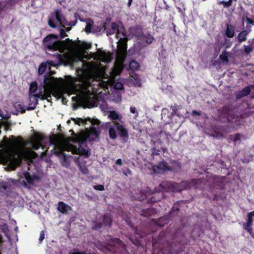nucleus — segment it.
<instances>
[{
  "label": "nucleus",
  "mask_w": 254,
  "mask_h": 254,
  "mask_svg": "<svg viewBox=\"0 0 254 254\" xmlns=\"http://www.w3.org/2000/svg\"><path fill=\"white\" fill-rule=\"evenodd\" d=\"M213 182L209 185L210 190L214 189L222 190L224 189L226 184V177H220L217 175L212 176Z\"/></svg>",
  "instance_id": "nucleus-8"
},
{
  "label": "nucleus",
  "mask_w": 254,
  "mask_h": 254,
  "mask_svg": "<svg viewBox=\"0 0 254 254\" xmlns=\"http://www.w3.org/2000/svg\"><path fill=\"white\" fill-rule=\"evenodd\" d=\"M191 182H192L193 183L196 184H201L203 182V180L201 179H193L191 180Z\"/></svg>",
  "instance_id": "nucleus-58"
},
{
  "label": "nucleus",
  "mask_w": 254,
  "mask_h": 254,
  "mask_svg": "<svg viewBox=\"0 0 254 254\" xmlns=\"http://www.w3.org/2000/svg\"><path fill=\"white\" fill-rule=\"evenodd\" d=\"M55 17L57 21L62 24L63 19L64 18V16L60 10L57 9L56 10Z\"/></svg>",
  "instance_id": "nucleus-35"
},
{
  "label": "nucleus",
  "mask_w": 254,
  "mask_h": 254,
  "mask_svg": "<svg viewBox=\"0 0 254 254\" xmlns=\"http://www.w3.org/2000/svg\"><path fill=\"white\" fill-rule=\"evenodd\" d=\"M109 118H110L111 120L113 121H119L120 122L122 121V119L123 117L122 115H119L118 113L115 111H110L109 114L108 115Z\"/></svg>",
  "instance_id": "nucleus-22"
},
{
  "label": "nucleus",
  "mask_w": 254,
  "mask_h": 254,
  "mask_svg": "<svg viewBox=\"0 0 254 254\" xmlns=\"http://www.w3.org/2000/svg\"><path fill=\"white\" fill-rule=\"evenodd\" d=\"M140 67L139 63L134 60L131 61L129 64V68L130 69L135 71L137 70Z\"/></svg>",
  "instance_id": "nucleus-33"
},
{
  "label": "nucleus",
  "mask_w": 254,
  "mask_h": 254,
  "mask_svg": "<svg viewBox=\"0 0 254 254\" xmlns=\"http://www.w3.org/2000/svg\"><path fill=\"white\" fill-rule=\"evenodd\" d=\"M249 33V32L247 30H243L240 32L238 35V41L239 43L246 41L247 36Z\"/></svg>",
  "instance_id": "nucleus-28"
},
{
  "label": "nucleus",
  "mask_w": 254,
  "mask_h": 254,
  "mask_svg": "<svg viewBox=\"0 0 254 254\" xmlns=\"http://www.w3.org/2000/svg\"><path fill=\"white\" fill-rule=\"evenodd\" d=\"M237 109L230 105L224 106L218 111L219 118L224 123H230L238 118L237 114Z\"/></svg>",
  "instance_id": "nucleus-4"
},
{
  "label": "nucleus",
  "mask_w": 254,
  "mask_h": 254,
  "mask_svg": "<svg viewBox=\"0 0 254 254\" xmlns=\"http://www.w3.org/2000/svg\"><path fill=\"white\" fill-rule=\"evenodd\" d=\"M251 89L249 86H246L241 90L238 91L236 95L237 99H240L250 94Z\"/></svg>",
  "instance_id": "nucleus-17"
},
{
  "label": "nucleus",
  "mask_w": 254,
  "mask_h": 254,
  "mask_svg": "<svg viewBox=\"0 0 254 254\" xmlns=\"http://www.w3.org/2000/svg\"><path fill=\"white\" fill-rule=\"evenodd\" d=\"M90 135L94 136L95 138H99L100 131H99L96 127H91L90 128Z\"/></svg>",
  "instance_id": "nucleus-36"
},
{
  "label": "nucleus",
  "mask_w": 254,
  "mask_h": 254,
  "mask_svg": "<svg viewBox=\"0 0 254 254\" xmlns=\"http://www.w3.org/2000/svg\"><path fill=\"white\" fill-rule=\"evenodd\" d=\"M13 107L17 111L20 112L21 114L25 113L26 110V108H24L23 104L18 102L14 103L13 104Z\"/></svg>",
  "instance_id": "nucleus-29"
},
{
  "label": "nucleus",
  "mask_w": 254,
  "mask_h": 254,
  "mask_svg": "<svg viewBox=\"0 0 254 254\" xmlns=\"http://www.w3.org/2000/svg\"><path fill=\"white\" fill-rule=\"evenodd\" d=\"M177 107H178V106L176 104H175L174 106H171V109L172 111V115L179 116L178 114H177V111H178Z\"/></svg>",
  "instance_id": "nucleus-49"
},
{
  "label": "nucleus",
  "mask_w": 254,
  "mask_h": 254,
  "mask_svg": "<svg viewBox=\"0 0 254 254\" xmlns=\"http://www.w3.org/2000/svg\"><path fill=\"white\" fill-rule=\"evenodd\" d=\"M253 217L249 212L247 214V222L243 224V228H252L253 225Z\"/></svg>",
  "instance_id": "nucleus-26"
},
{
  "label": "nucleus",
  "mask_w": 254,
  "mask_h": 254,
  "mask_svg": "<svg viewBox=\"0 0 254 254\" xmlns=\"http://www.w3.org/2000/svg\"><path fill=\"white\" fill-rule=\"evenodd\" d=\"M235 27L233 25L226 24V30L225 31V35L227 37L233 38L235 35Z\"/></svg>",
  "instance_id": "nucleus-21"
},
{
  "label": "nucleus",
  "mask_w": 254,
  "mask_h": 254,
  "mask_svg": "<svg viewBox=\"0 0 254 254\" xmlns=\"http://www.w3.org/2000/svg\"><path fill=\"white\" fill-rule=\"evenodd\" d=\"M190 182L187 181H183L180 183H175V186L176 192H181L182 190L190 188Z\"/></svg>",
  "instance_id": "nucleus-14"
},
{
  "label": "nucleus",
  "mask_w": 254,
  "mask_h": 254,
  "mask_svg": "<svg viewBox=\"0 0 254 254\" xmlns=\"http://www.w3.org/2000/svg\"><path fill=\"white\" fill-rule=\"evenodd\" d=\"M246 20L248 23L252 24V25L254 24V21L251 18H250L248 17H246Z\"/></svg>",
  "instance_id": "nucleus-63"
},
{
  "label": "nucleus",
  "mask_w": 254,
  "mask_h": 254,
  "mask_svg": "<svg viewBox=\"0 0 254 254\" xmlns=\"http://www.w3.org/2000/svg\"><path fill=\"white\" fill-rule=\"evenodd\" d=\"M111 30L107 33V35L113 34L116 32V37L117 39L120 37V35H122L124 37H127V34L126 30L124 26L120 27L116 22H112L111 24Z\"/></svg>",
  "instance_id": "nucleus-9"
},
{
  "label": "nucleus",
  "mask_w": 254,
  "mask_h": 254,
  "mask_svg": "<svg viewBox=\"0 0 254 254\" xmlns=\"http://www.w3.org/2000/svg\"><path fill=\"white\" fill-rule=\"evenodd\" d=\"M234 0H228L227 1L224 0L219 1L218 2L219 5L222 4L224 8H228L232 6Z\"/></svg>",
  "instance_id": "nucleus-39"
},
{
  "label": "nucleus",
  "mask_w": 254,
  "mask_h": 254,
  "mask_svg": "<svg viewBox=\"0 0 254 254\" xmlns=\"http://www.w3.org/2000/svg\"><path fill=\"white\" fill-rule=\"evenodd\" d=\"M55 154L58 156H62L63 158L62 160V165L66 166V164L67 162V158L66 155L64 153L63 150L61 147L58 148L57 149H55Z\"/></svg>",
  "instance_id": "nucleus-20"
},
{
  "label": "nucleus",
  "mask_w": 254,
  "mask_h": 254,
  "mask_svg": "<svg viewBox=\"0 0 254 254\" xmlns=\"http://www.w3.org/2000/svg\"><path fill=\"white\" fill-rule=\"evenodd\" d=\"M93 188L96 190L100 191H102L105 190L104 186L102 185H95L94 186Z\"/></svg>",
  "instance_id": "nucleus-50"
},
{
  "label": "nucleus",
  "mask_w": 254,
  "mask_h": 254,
  "mask_svg": "<svg viewBox=\"0 0 254 254\" xmlns=\"http://www.w3.org/2000/svg\"><path fill=\"white\" fill-rule=\"evenodd\" d=\"M58 83V79L49 75L44 76V94L47 98L51 99V94L54 95L55 87Z\"/></svg>",
  "instance_id": "nucleus-5"
},
{
  "label": "nucleus",
  "mask_w": 254,
  "mask_h": 254,
  "mask_svg": "<svg viewBox=\"0 0 254 254\" xmlns=\"http://www.w3.org/2000/svg\"><path fill=\"white\" fill-rule=\"evenodd\" d=\"M127 37L120 38L118 42V51L121 53H125L127 50Z\"/></svg>",
  "instance_id": "nucleus-12"
},
{
  "label": "nucleus",
  "mask_w": 254,
  "mask_h": 254,
  "mask_svg": "<svg viewBox=\"0 0 254 254\" xmlns=\"http://www.w3.org/2000/svg\"><path fill=\"white\" fill-rule=\"evenodd\" d=\"M192 115L194 116H199L200 115V113L196 110H193L192 111Z\"/></svg>",
  "instance_id": "nucleus-60"
},
{
  "label": "nucleus",
  "mask_w": 254,
  "mask_h": 254,
  "mask_svg": "<svg viewBox=\"0 0 254 254\" xmlns=\"http://www.w3.org/2000/svg\"><path fill=\"white\" fill-rule=\"evenodd\" d=\"M106 126L109 127V135L112 139H116L117 138V134L116 129L119 133L120 137L124 140H127L128 138L129 134L127 129L126 128L122 121L121 123L118 121H113L107 123Z\"/></svg>",
  "instance_id": "nucleus-3"
},
{
  "label": "nucleus",
  "mask_w": 254,
  "mask_h": 254,
  "mask_svg": "<svg viewBox=\"0 0 254 254\" xmlns=\"http://www.w3.org/2000/svg\"><path fill=\"white\" fill-rule=\"evenodd\" d=\"M45 138V137L43 134L40 133H36L34 135L33 141L42 144V142L44 140Z\"/></svg>",
  "instance_id": "nucleus-31"
},
{
  "label": "nucleus",
  "mask_w": 254,
  "mask_h": 254,
  "mask_svg": "<svg viewBox=\"0 0 254 254\" xmlns=\"http://www.w3.org/2000/svg\"><path fill=\"white\" fill-rule=\"evenodd\" d=\"M243 137V135L239 133H237L235 134H231L229 135V139L233 141L234 144H236L238 141H240L241 138Z\"/></svg>",
  "instance_id": "nucleus-30"
},
{
  "label": "nucleus",
  "mask_w": 254,
  "mask_h": 254,
  "mask_svg": "<svg viewBox=\"0 0 254 254\" xmlns=\"http://www.w3.org/2000/svg\"><path fill=\"white\" fill-rule=\"evenodd\" d=\"M102 226V224L101 222V221L98 222L97 220H94L91 223V227L93 230H98L101 228Z\"/></svg>",
  "instance_id": "nucleus-32"
},
{
  "label": "nucleus",
  "mask_w": 254,
  "mask_h": 254,
  "mask_svg": "<svg viewBox=\"0 0 254 254\" xmlns=\"http://www.w3.org/2000/svg\"><path fill=\"white\" fill-rule=\"evenodd\" d=\"M246 231L249 232L251 235V237L254 238V232L253 231V228H244Z\"/></svg>",
  "instance_id": "nucleus-52"
},
{
  "label": "nucleus",
  "mask_w": 254,
  "mask_h": 254,
  "mask_svg": "<svg viewBox=\"0 0 254 254\" xmlns=\"http://www.w3.org/2000/svg\"><path fill=\"white\" fill-rule=\"evenodd\" d=\"M170 171L180 172L182 170V164L178 161H173L172 163V166H170Z\"/></svg>",
  "instance_id": "nucleus-24"
},
{
  "label": "nucleus",
  "mask_w": 254,
  "mask_h": 254,
  "mask_svg": "<svg viewBox=\"0 0 254 254\" xmlns=\"http://www.w3.org/2000/svg\"><path fill=\"white\" fill-rule=\"evenodd\" d=\"M74 17H75V19H77V18H78V19H79V20L80 21H84V20H83L82 18H81V17H80L79 14L78 13H77V12H75V13H74Z\"/></svg>",
  "instance_id": "nucleus-59"
},
{
  "label": "nucleus",
  "mask_w": 254,
  "mask_h": 254,
  "mask_svg": "<svg viewBox=\"0 0 254 254\" xmlns=\"http://www.w3.org/2000/svg\"><path fill=\"white\" fill-rule=\"evenodd\" d=\"M143 39H144L145 43L148 44H151L154 40L153 36L149 33L146 35H144Z\"/></svg>",
  "instance_id": "nucleus-38"
},
{
  "label": "nucleus",
  "mask_w": 254,
  "mask_h": 254,
  "mask_svg": "<svg viewBox=\"0 0 254 254\" xmlns=\"http://www.w3.org/2000/svg\"><path fill=\"white\" fill-rule=\"evenodd\" d=\"M140 215L144 217H150L156 213V210L153 208H148L143 209L141 211Z\"/></svg>",
  "instance_id": "nucleus-23"
},
{
  "label": "nucleus",
  "mask_w": 254,
  "mask_h": 254,
  "mask_svg": "<svg viewBox=\"0 0 254 254\" xmlns=\"http://www.w3.org/2000/svg\"><path fill=\"white\" fill-rule=\"evenodd\" d=\"M175 182L164 181L159 184V186L155 188L154 190L159 193L176 192Z\"/></svg>",
  "instance_id": "nucleus-7"
},
{
  "label": "nucleus",
  "mask_w": 254,
  "mask_h": 254,
  "mask_svg": "<svg viewBox=\"0 0 254 254\" xmlns=\"http://www.w3.org/2000/svg\"><path fill=\"white\" fill-rule=\"evenodd\" d=\"M116 164L120 166L123 165V161L121 159H118L116 161Z\"/></svg>",
  "instance_id": "nucleus-62"
},
{
  "label": "nucleus",
  "mask_w": 254,
  "mask_h": 254,
  "mask_svg": "<svg viewBox=\"0 0 254 254\" xmlns=\"http://www.w3.org/2000/svg\"><path fill=\"white\" fill-rule=\"evenodd\" d=\"M44 238H45V232L44 230H42L40 232V237L39 238V241L40 243H41L42 242V241H43Z\"/></svg>",
  "instance_id": "nucleus-51"
},
{
  "label": "nucleus",
  "mask_w": 254,
  "mask_h": 254,
  "mask_svg": "<svg viewBox=\"0 0 254 254\" xmlns=\"http://www.w3.org/2000/svg\"><path fill=\"white\" fill-rule=\"evenodd\" d=\"M169 220V216L168 215H165L160 217L158 220L152 219V221L159 227H163L165 224H167Z\"/></svg>",
  "instance_id": "nucleus-15"
},
{
  "label": "nucleus",
  "mask_w": 254,
  "mask_h": 254,
  "mask_svg": "<svg viewBox=\"0 0 254 254\" xmlns=\"http://www.w3.org/2000/svg\"><path fill=\"white\" fill-rule=\"evenodd\" d=\"M77 22V20L75 19V20L71 21L69 23H65V25L70 26H74L76 24Z\"/></svg>",
  "instance_id": "nucleus-55"
},
{
  "label": "nucleus",
  "mask_w": 254,
  "mask_h": 254,
  "mask_svg": "<svg viewBox=\"0 0 254 254\" xmlns=\"http://www.w3.org/2000/svg\"><path fill=\"white\" fill-rule=\"evenodd\" d=\"M37 90V84L35 81L31 82L29 87V94H34Z\"/></svg>",
  "instance_id": "nucleus-37"
},
{
  "label": "nucleus",
  "mask_w": 254,
  "mask_h": 254,
  "mask_svg": "<svg viewBox=\"0 0 254 254\" xmlns=\"http://www.w3.org/2000/svg\"><path fill=\"white\" fill-rule=\"evenodd\" d=\"M47 69V63H41L38 68V73L40 74H43Z\"/></svg>",
  "instance_id": "nucleus-42"
},
{
  "label": "nucleus",
  "mask_w": 254,
  "mask_h": 254,
  "mask_svg": "<svg viewBox=\"0 0 254 254\" xmlns=\"http://www.w3.org/2000/svg\"><path fill=\"white\" fill-rule=\"evenodd\" d=\"M151 142L152 145H155L156 143H158L160 144V145H161L162 143V141L161 140V139L158 138L156 139V140H151Z\"/></svg>",
  "instance_id": "nucleus-57"
},
{
  "label": "nucleus",
  "mask_w": 254,
  "mask_h": 254,
  "mask_svg": "<svg viewBox=\"0 0 254 254\" xmlns=\"http://www.w3.org/2000/svg\"><path fill=\"white\" fill-rule=\"evenodd\" d=\"M142 33V31L141 26L139 25H136L134 28V35L136 37H139L141 35Z\"/></svg>",
  "instance_id": "nucleus-44"
},
{
  "label": "nucleus",
  "mask_w": 254,
  "mask_h": 254,
  "mask_svg": "<svg viewBox=\"0 0 254 254\" xmlns=\"http://www.w3.org/2000/svg\"><path fill=\"white\" fill-rule=\"evenodd\" d=\"M83 99L85 102L90 105V106L89 107V108L94 107L97 106V99L94 96L91 97L89 95H86L84 97Z\"/></svg>",
  "instance_id": "nucleus-16"
},
{
  "label": "nucleus",
  "mask_w": 254,
  "mask_h": 254,
  "mask_svg": "<svg viewBox=\"0 0 254 254\" xmlns=\"http://www.w3.org/2000/svg\"><path fill=\"white\" fill-rule=\"evenodd\" d=\"M32 149L34 150H37L39 149L41 146L42 144L32 141L31 143Z\"/></svg>",
  "instance_id": "nucleus-45"
},
{
  "label": "nucleus",
  "mask_w": 254,
  "mask_h": 254,
  "mask_svg": "<svg viewBox=\"0 0 254 254\" xmlns=\"http://www.w3.org/2000/svg\"><path fill=\"white\" fill-rule=\"evenodd\" d=\"M43 94V92L41 91L38 94H34V95H35L36 96V98L38 100V99H40V97H42Z\"/></svg>",
  "instance_id": "nucleus-64"
},
{
  "label": "nucleus",
  "mask_w": 254,
  "mask_h": 254,
  "mask_svg": "<svg viewBox=\"0 0 254 254\" xmlns=\"http://www.w3.org/2000/svg\"><path fill=\"white\" fill-rule=\"evenodd\" d=\"M65 36H67V34L65 31L64 29L60 30V37L61 39L64 38Z\"/></svg>",
  "instance_id": "nucleus-56"
},
{
  "label": "nucleus",
  "mask_w": 254,
  "mask_h": 254,
  "mask_svg": "<svg viewBox=\"0 0 254 254\" xmlns=\"http://www.w3.org/2000/svg\"><path fill=\"white\" fill-rule=\"evenodd\" d=\"M124 88L123 85L121 82H117L115 85V88L119 90H122Z\"/></svg>",
  "instance_id": "nucleus-53"
},
{
  "label": "nucleus",
  "mask_w": 254,
  "mask_h": 254,
  "mask_svg": "<svg viewBox=\"0 0 254 254\" xmlns=\"http://www.w3.org/2000/svg\"><path fill=\"white\" fill-rule=\"evenodd\" d=\"M72 120L74 121L75 124L78 125V126H80L81 123L86 124L87 121V118L84 120L81 118H77L76 119L73 118Z\"/></svg>",
  "instance_id": "nucleus-43"
},
{
  "label": "nucleus",
  "mask_w": 254,
  "mask_h": 254,
  "mask_svg": "<svg viewBox=\"0 0 254 254\" xmlns=\"http://www.w3.org/2000/svg\"><path fill=\"white\" fill-rule=\"evenodd\" d=\"M179 210V204L177 203H175L173 207L172 208L171 212H170V215L172 216H175L177 214Z\"/></svg>",
  "instance_id": "nucleus-34"
},
{
  "label": "nucleus",
  "mask_w": 254,
  "mask_h": 254,
  "mask_svg": "<svg viewBox=\"0 0 254 254\" xmlns=\"http://www.w3.org/2000/svg\"><path fill=\"white\" fill-rule=\"evenodd\" d=\"M160 152V149L157 148L155 146H153L151 148V156L153 157H154L155 155H159Z\"/></svg>",
  "instance_id": "nucleus-46"
},
{
  "label": "nucleus",
  "mask_w": 254,
  "mask_h": 254,
  "mask_svg": "<svg viewBox=\"0 0 254 254\" xmlns=\"http://www.w3.org/2000/svg\"><path fill=\"white\" fill-rule=\"evenodd\" d=\"M100 221H101L103 226L111 227L112 225L113 218L111 214L107 213L101 216Z\"/></svg>",
  "instance_id": "nucleus-11"
},
{
  "label": "nucleus",
  "mask_w": 254,
  "mask_h": 254,
  "mask_svg": "<svg viewBox=\"0 0 254 254\" xmlns=\"http://www.w3.org/2000/svg\"><path fill=\"white\" fill-rule=\"evenodd\" d=\"M29 106L26 108V110L31 111L34 110L38 104V100L34 94H29Z\"/></svg>",
  "instance_id": "nucleus-13"
},
{
  "label": "nucleus",
  "mask_w": 254,
  "mask_h": 254,
  "mask_svg": "<svg viewBox=\"0 0 254 254\" xmlns=\"http://www.w3.org/2000/svg\"><path fill=\"white\" fill-rule=\"evenodd\" d=\"M58 210L63 214L67 213L68 210L71 209V207L65 203L60 201L58 203Z\"/></svg>",
  "instance_id": "nucleus-19"
},
{
  "label": "nucleus",
  "mask_w": 254,
  "mask_h": 254,
  "mask_svg": "<svg viewBox=\"0 0 254 254\" xmlns=\"http://www.w3.org/2000/svg\"><path fill=\"white\" fill-rule=\"evenodd\" d=\"M127 224L132 229L134 233L135 234V237L136 238H142L146 234L144 233H140L138 228L134 227L132 223L129 220H126Z\"/></svg>",
  "instance_id": "nucleus-18"
},
{
  "label": "nucleus",
  "mask_w": 254,
  "mask_h": 254,
  "mask_svg": "<svg viewBox=\"0 0 254 254\" xmlns=\"http://www.w3.org/2000/svg\"><path fill=\"white\" fill-rule=\"evenodd\" d=\"M58 36L54 34H50L46 36L43 40V46L46 50L55 51L62 50L66 45V42H72L69 39L65 40H58Z\"/></svg>",
  "instance_id": "nucleus-2"
},
{
  "label": "nucleus",
  "mask_w": 254,
  "mask_h": 254,
  "mask_svg": "<svg viewBox=\"0 0 254 254\" xmlns=\"http://www.w3.org/2000/svg\"><path fill=\"white\" fill-rule=\"evenodd\" d=\"M220 59L224 62H228V53L226 52V51H224L222 54L219 56Z\"/></svg>",
  "instance_id": "nucleus-40"
},
{
  "label": "nucleus",
  "mask_w": 254,
  "mask_h": 254,
  "mask_svg": "<svg viewBox=\"0 0 254 254\" xmlns=\"http://www.w3.org/2000/svg\"><path fill=\"white\" fill-rule=\"evenodd\" d=\"M244 51L246 55L250 54L251 53H252L253 51V50L254 49V47L253 46V45L249 44L248 46L244 45Z\"/></svg>",
  "instance_id": "nucleus-41"
},
{
  "label": "nucleus",
  "mask_w": 254,
  "mask_h": 254,
  "mask_svg": "<svg viewBox=\"0 0 254 254\" xmlns=\"http://www.w3.org/2000/svg\"><path fill=\"white\" fill-rule=\"evenodd\" d=\"M75 153L89 156L88 150L82 146L81 143H79L78 147L76 148Z\"/></svg>",
  "instance_id": "nucleus-27"
},
{
  "label": "nucleus",
  "mask_w": 254,
  "mask_h": 254,
  "mask_svg": "<svg viewBox=\"0 0 254 254\" xmlns=\"http://www.w3.org/2000/svg\"><path fill=\"white\" fill-rule=\"evenodd\" d=\"M38 157L36 152L28 148L13 149L10 154V160L14 164L19 165L22 160L31 161Z\"/></svg>",
  "instance_id": "nucleus-1"
},
{
  "label": "nucleus",
  "mask_w": 254,
  "mask_h": 254,
  "mask_svg": "<svg viewBox=\"0 0 254 254\" xmlns=\"http://www.w3.org/2000/svg\"><path fill=\"white\" fill-rule=\"evenodd\" d=\"M152 169L154 172L157 174H162L171 170L170 166L164 160L159 162L157 165H153Z\"/></svg>",
  "instance_id": "nucleus-10"
},
{
  "label": "nucleus",
  "mask_w": 254,
  "mask_h": 254,
  "mask_svg": "<svg viewBox=\"0 0 254 254\" xmlns=\"http://www.w3.org/2000/svg\"><path fill=\"white\" fill-rule=\"evenodd\" d=\"M48 24L51 28H55L56 27V24L54 23L53 20L51 18L49 19Z\"/></svg>",
  "instance_id": "nucleus-54"
},
{
  "label": "nucleus",
  "mask_w": 254,
  "mask_h": 254,
  "mask_svg": "<svg viewBox=\"0 0 254 254\" xmlns=\"http://www.w3.org/2000/svg\"><path fill=\"white\" fill-rule=\"evenodd\" d=\"M87 121H89L90 122H91L92 125L95 126V125H99L100 122L97 119H91L90 118H87Z\"/></svg>",
  "instance_id": "nucleus-47"
},
{
  "label": "nucleus",
  "mask_w": 254,
  "mask_h": 254,
  "mask_svg": "<svg viewBox=\"0 0 254 254\" xmlns=\"http://www.w3.org/2000/svg\"><path fill=\"white\" fill-rule=\"evenodd\" d=\"M24 176L27 183L30 185H33L34 180L37 179V177L35 175L31 176L29 172H25L24 173Z\"/></svg>",
  "instance_id": "nucleus-25"
},
{
  "label": "nucleus",
  "mask_w": 254,
  "mask_h": 254,
  "mask_svg": "<svg viewBox=\"0 0 254 254\" xmlns=\"http://www.w3.org/2000/svg\"><path fill=\"white\" fill-rule=\"evenodd\" d=\"M114 242L115 243H116L117 244H118L119 246H121L122 244V242L121 240L118 238H115L114 240Z\"/></svg>",
  "instance_id": "nucleus-61"
},
{
  "label": "nucleus",
  "mask_w": 254,
  "mask_h": 254,
  "mask_svg": "<svg viewBox=\"0 0 254 254\" xmlns=\"http://www.w3.org/2000/svg\"><path fill=\"white\" fill-rule=\"evenodd\" d=\"M154 192L151 194H147L145 190H141L140 194L141 195L140 200L146 199V202L149 204H152L159 201L163 197V193L156 192L154 190Z\"/></svg>",
  "instance_id": "nucleus-6"
},
{
  "label": "nucleus",
  "mask_w": 254,
  "mask_h": 254,
  "mask_svg": "<svg viewBox=\"0 0 254 254\" xmlns=\"http://www.w3.org/2000/svg\"><path fill=\"white\" fill-rule=\"evenodd\" d=\"M92 24H93V23L92 24L90 23H87V24L85 26V31L86 32V33L87 34H89V33H91V28L92 27Z\"/></svg>",
  "instance_id": "nucleus-48"
}]
</instances>
